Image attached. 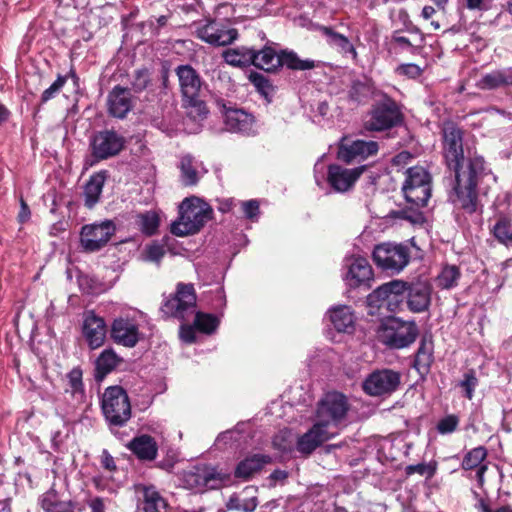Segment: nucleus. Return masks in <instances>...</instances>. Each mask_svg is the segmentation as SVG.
Returning a JSON list of instances; mask_svg holds the SVG:
<instances>
[{"instance_id": "cd10ccee", "label": "nucleus", "mask_w": 512, "mask_h": 512, "mask_svg": "<svg viewBox=\"0 0 512 512\" xmlns=\"http://www.w3.org/2000/svg\"><path fill=\"white\" fill-rule=\"evenodd\" d=\"M487 457V450L483 446L475 447L469 450L463 457L461 468L463 470H476V479L478 485L482 487L485 482V473L488 469L487 464L483 463Z\"/></svg>"}, {"instance_id": "69168bd1", "label": "nucleus", "mask_w": 512, "mask_h": 512, "mask_svg": "<svg viewBox=\"0 0 512 512\" xmlns=\"http://www.w3.org/2000/svg\"><path fill=\"white\" fill-rule=\"evenodd\" d=\"M365 89V85L360 83V82H357V83H354L351 87V90L349 92L350 94V97L355 100V101H360V92L361 90Z\"/></svg>"}, {"instance_id": "09e8293b", "label": "nucleus", "mask_w": 512, "mask_h": 512, "mask_svg": "<svg viewBox=\"0 0 512 512\" xmlns=\"http://www.w3.org/2000/svg\"><path fill=\"white\" fill-rule=\"evenodd\" d=\"M151 82L150 74L147 69L136 70L131 81L132 89L136 92L145 90Z\"/></svg>"}, {"instance_id": "b1692460", "label": "nucleus", "mask_w": 512, "mask_h": 512, "mask_svg": "<svg viewBox=\"0 0 512 512\" xmlns=\"http://www.w3.org/2000/svg\"><path fill=\"white\" fill-rule=\"evenodd\" d=\"M335 436L314 421L312 427L303 435L298 437L296 442V450L303 456H308L314 452L324 442L334 438Z\"/></svg>"}, {"instance_id": "bf43d9fd", "label": "nucleus", "mask_w": 512, "mask_h": 512, "mask_svg": "<svg viewBox=\"0 0 512 512\" xmlns=\"http://www.w3.org/2000/svg\"><path fill=\"white\" fill-rule=\"evenodd\" d=\"M195 330H197L193 325L185 324L184 322L180 326V338L186 343H193L196 339Z\"/></svg>"}, {"instance_id": "9d476101", "label": "nucleus", "mask_w": 512, "mask_h": 512, "mask_svg": "<svg viewBox=\"0 0 512 512\" xmlns=\"http://www.w3.org/2000/svg\"><path fill=\"white\" fill-rule=\"evenodd\" d=\"M375 264L384 271L401 272L409 263V248L402 244L381 243L375 246L373 253Z\"/></svg>"}, {"instance_id": "1a4fd4ad", "label": "nucleus", "mask_w": 512, "mask_h": 512, "mask_svg": "<svg viewBox=\"0 0 512 512\" xmlns=\"http://www.w3.org/2000/svg\"><path fill=\"white\" fill-rule=\"evenodd\" d=\"M403 121L398 104L390 97L376 102L365 121V129L368 131H385L393 128Z\"/></svg>"}, {"instance_id": "f3484780", "label": "nucleus", "mask_w": 512, "mask_h": 512, "mask_svg": "<svg viewBox=\"0 0 512 512\" xmlns=\"http://www.w3.org/2000/svg\"><path fill=\"white\" fill-rule=\"evenodd\" d=\"M40 504L45 512H82L83 506L73 500L61 486L59 489L56 484L46 491L40 498Z\"/></svg>"}, {"instance_id": "c03bdc74", "label": "nucleus", "mask_w": 512, "mask_h": 512, "mask_svg": "<svg viewBox=\"0 0 512 512\" xmlns=\"http://www.w3.org/2000/svg\"><path fill=\"white\" fill-rule=\"evenodd\" d=\"M192 317L194 318V327L205 334L214 333L219 325L218 318L211 314L195 311Z\"/></svg>"}, {"instance_id": "5701e85b", "label": "nucleus", "mask_w": 512, "mask_h": 512, "mask_svg": "<svg viewBox=\"0 0 512 512\" xmlns=\"http://www.w3.org/2000/svg\"><path fill=\"white\" fill-rule=\"evenodd\" d=\"M82 331L91 349H97L104 344L107 326L104 319L93 311L85 312Z\"/></svg>"}, {"instance_id": "7c9ffc66", "label": "nucleus", "mask_w": 512, "mask_h": 512, "mask_svg": "<svg viewBox=\"0 0 512 512\" xmlns=\"http://www.w3.org/2000/svg\"><path fill=\"white\" fill-rule=\"evenodd\" d=\"M329 318L338 332L351 333L354 330L355 316L351 307L347 305L331 308Z\"/></svg>"}, {"instance_id": "3c124183", "label": "nucleus", "mask_w": 512, "mask_h": 512, "mask_svg": "<svg viewBox=\"0 0 512 512\" xmlns=\"http://www.w3.org/2000/svg\"><path fill=\"white\" fill-rule=\"evenodd\" d=\"M459 421L458 416L454 414L447 415L438 421L437 431L442 435L451 434L457 429Z\"/></svg>"}, {"instance_id": "a211bd4d", "label": "nucleus", "mask_w": 512, "mask_h": 512, "mask_svg": "<svg viewBox=\"0 0 512 512\" xmlns=\"http://www.w3.org/2000/svg\"><path fill=\"white\" fill-rule=\"evenodd\" d=\"M197 37L202 41L214 46H226L236 40L238 33L235 28L227 24L209 20L205 24L197 27Z\"/></svg>"}, {"instance_id": "de8ad7c7", "label": "nucleus", "mask_w": 512, "mask_h": 512, "mask_svg": "<svg viewBox=\"0 0 512 512\" xmlns=\"http://www.w3.org/2000/svg\"><path fill=\"white\" fill-rule=\"evenodd\" d=\"M68 80V76L58 75L57 79L43 91L41 95V103H46L49 100L56 97L57 94L64 87L65 83Z\"/></svg>"}, {"instance_id": "338daca9", "label": "nucleus", "mask_w": 512, "mask_h": 512, "mask_svg": "<svg viewBox=\"0 0 512 512\" xmlns=\"http://www.w3.org/2000/svg\"><path fill=\"white\" fill-rule=\"evenodd\" d=\"M102 465L110 471L116 468L113 457L107 451L103 452Z\"/></svg>"}, {"instance_id": "4468645a", "label": "nucleus", "mask_w": 512, "mask_h": 512, "mask_svg": "<svg viewBox=\"0 0 512 512\" xmlns=\"http://www.w3.org/2000/svg\"><path fill=\"white\" fill-rule=\"evenodd\" d=\"M432 286L426 281L405 282L401 290L400 303L406 299L407 308L413 313H422L431 304Z\"/></svg>"}, {"instance_id": "20e7f679", "label": "nucleus", "mask_w": 512, "mask_h": 512, "mask_svg": "<svg viewBox=\"0 0 512 512\" xmlns=\"http://www.w3.org/2000/svg\"><path fill=\"white\" fill-rule=\"evenodd\" d=\"M348 410L349 403L345 395L329 392L318 402L314 421L336 436Z\"/></svg>"}, {"instance_id": "0e129e2a", "label": "nucleus", "mask_w": 512, "mask_h": 512, "mask_svg": "<svg viewBox=\"0 0 512 512\" xmlns=\"http://www.w3.org/2000/svg\"><path fill=\"white\" fill-rule=\"evenodd\" d=\"M20 204H21V208H20L18 218L21 223H24L30 218L31 213H30V209H29L28 205L26 204V202L23 199H21Z\"/></svg>"}, {"instance_id": "0eeeda50", "label": "nucleus", "mask_w": 512, "mask_h": 512, "mask_svg": "<svg viewBox=\"0 0 512 512\" xmlns=\"http://www.w3.org/2000/svg\"><path fill=\"white\" fill-rule=\"evenodd\" d=\"M402 191L407 202L416 207H424L431 197V176L421 167H410L405 172Z\"/></svg>"}, {"instance_id": "ddd939ff", "label": "nucleus", "mask_w": 512, "mask_h": 512, "mask_svg": "<svg viewBox=\"0 0 512 512\" xmlns=\"http://www.w3.org/2000/svg\"><path fill=\"white\" fill-rule=\"evenodd\" d=\"M115 230L116 227L110 220L85 225L80 234L81 246L88 252L98 251L108 243Z\"/></svg>"}, {"instance_id": "864d4df0", "label": "nucleus", "mask_w": 512, "mask_h": 512, "mask_svg": "<svg viewBox=\"0 0 512 512\" xmlns=\"http://www.w3.org/2000/svg\"><path fill=\"white\" fill-rule=\"evenodd\" d=\"M437 465L436 463L426 464L419 463L416 465H409L406 468V473L408 475L417 473L420 475H426L427 477H433L436 473Z\"/></svg>"}, {"instance_id": "680f3d73", "label": "nucleus", "mask_w": 512, "mask_h": 512, "mask_svg": "<svg viewBox=\"0 0 512 512\" xmlns=\"http://www.w3.org/2000/svg\"><path fill=\"white\" fill-rule=\"evenodd\" d=\"M493 0H466L469 10H488Z\"/></svg>"}, {"instance_id": "473e14b6", "label": "nucleus", "mask_w": 512, "mask_h": 512, "mask_svg": "<svg viewBox=\"0 0 512 512\" xmlns=\"http://www.w3.org/2000/svg\"><path fill=\"white\" fill-rule=\"evenodd\" d=\"M271 462V457L264 454H254L242 460L235 469L237 478L248 479Z\"/></svg>"}, {"instance_id": "9b49d317", "label": "nucleus", "mask_w": 512, "mask_h": 512, "mask_svg": "<svg viewBox=\"0 0 512 512\" xmlns=\"http://www.w3.org/2000/svg\"><path fill=\"white\" fill-rule=\"evenodd\" d=\"M400 384V372L383 368L368 374L362 383V389L369 396H388L394 393Z\"/></svg>"}, {"instance_id": "58836bf2", "label": "nucleus", "mask_w": 512, "mask_h": 512, "mask_svg": "<svg viewBox=\"0 0 512 512\" xmlns=\"http://www.w3.org/2000/svg\"><path fill=\"white\" fill-rule=\"evenodd\" d=\"M143 500L141 503L142 512H163L167 503L154 486L142 488Z\"/></svg>"}, {"instance_id": "37998d69", "label": "nucleus", "mask_w": 512, "mask_h": 512, "mask_svg": "<svg viewBox=\"0 0 512 512\" xmlns=\"http://www.w3.org/2000/svg\"><path fill=\"white\" fill-rule=\"evenodd\" d=\"M461 272L455 265H447L443 267L437 277V285L442 289H451L458 284Z\"/></svg>"}, {"instance_id": "8fccbe9b", "label": "nucleus", "mask_w": 512, "mask_h": 512, "mask_svg": "<svg viewBox=\"0 0 512 512\" xmlns=\"http://www.w3.org/2000/svg\"><path fill=\"white\" fill-rule=\"evenodd\" d=\"M164 255V246L159 243H152L145 247L143 259L149 262L159 264Z\"/></svg>"}, {"instance_id": "f704fd0d", "label": "nucleus", "mask_w": 512, "mask_h": 512, "mask_svg": "<svg viewBox=\"0 0 512 512\" xmlns=\"http://www.w3.org/2000/svg\"><path fill=\"white\" fill-rule=\"evenodd\" d=\"M68 387L65 389V394H70L72 402L70 407L76 408L84 402L85 390L82 382V371L80 368H73L68 374Z\"/></svg>"}, {"instance_id": "052dcab7", "label": "nucleus", "mask_w": 512, "mask_h": 512, "mask_svg": "<svg viewBox=\"0 0 512 512\" xmlns=\"http://www.w3.org/2000/svg\"><path fill=\"white\" fill-rule=\"evenodd\" d=\"M239 440V433L235 430H227L221 434L218 435L216 439V443L218 445L220 444H230L232 442H236Z\"/></svg>"}, {"instance_id": "4d7b16f0", "label": "nucleus", "mask_w": 512, "mask_h": 512, "mask_svg": "<svg viewBox=\"0 0 512 512\" xmlns=\"http://www.w3.org/2000/svg\"><path fill=\"white\" fill-rule=\"evenodd\" d=\"M391 41L403 50H409L412 54L418 53L419 48L413 45L408 38L401 36L398 32L393 33Z\"/></svg>"}, {"instance_id": "c85d7f7f", "label": "nucleus", "mask_w": 512, "mask_h": 512, "mask_svg": "<svg viewBox=\"0 0 512 512\" xmlns=\"http://www.w3.org/2000/svg\"><path fill=\"white\" fill-rule=\"evenodd\" d=\"M434 346L431 336H423L417 349L413 367L424 376L429 373L434 357Z\"/></svg>"}, {"instance_id": "393cba45", "label": "nucleus", "mask_w": 512, "mask_h": 512, "mask_svg": "<svg viewBox=\"0 0 512 512\" xmlns=\"http://www.w3.org/2000/svg\"><path fill=\"white\" fill-rule=\"evenodd\" d=\"M108 111L116 118H124L133 107V100L128 88L115 86L107 98Z\"/></svg>"}, {"instance_id": "a878e982", "label": "nucleus", "mask_w": 512, "mask_h": 512, "mask_svg": "<svg viewBox=\"0 0 512 512\" xmlns=\"http://www.w3.org/2000/svg\"><path fill=\"white\" fill-rule=\"evenodd\" d=\"M225 126L228 131L251 135L255 133L253 115L242 109H228L225 112Z\"/></svg>"}, {"instance_id": "e433bc0d", "label": "nucleus", "mask_w": 512, "mask_h": 512, "mask_svg": "<svg viewBox=\"0 0 512 512\" xmlns=\"http://www.w3.org/2000/svg\"><path fill=\"white\" fill-rule=\"evenodd\" d=\"M120 358L112 349H105L95 362V379L102 381L119 364Z\"/></svg>"}, {"instance_id": "a18cd8bd", "label": "nucleus", "mask_w": 512, "mask_h": 512, "mask_svg": "<svg viewBox=\"0 0 512 512\" xmlns=\"http://www.w3.org/2000/svg\"><path fill=\"white\" fill-rule=\"evenodd\" d=\"M137 223L142 233L151 236L157 232L160 219L155 211H147L137 216Z\"/></svg>"}, {"instance_id": "f257e3e1", "label": "nucleus", "mask_w": 512, "mask_h": 512, "mask_svg": "<svg viewBox=\"0 0 512 512\" xmlns=\"http://www.w3.org/2000/svg\"><path fill=\"white\" fill-rule=\"evenodd\" d=\"M443 151L448 168L455 173L456 184L450 194L452 203L468 214L479 208L477 185L486 174L485 161L475 156L464 166L462 133L454 125L443 129Z\"/></svg>"}, {"instance_id": "774afa93", "label": "nucleus", "mask_w": 512, "mask_h": 512, "mask_svg": "<svg viewBox=\"0 0 512 512\" xmlns=\"http://www.w3.org/2000/svg\"><path fill=\"white\" fill-rule=\"evenodd\" d=\"M288 477V473L284 470H275L270 475V478L274 481H284Z\"/></svg>"}, {"instance_id": "ea45409f", "label": "nucleus", "mask_w": 512, "mask_h": 512, "mask_svg": "<svg viewBox=\"0 0 512 512\" xmlns=\"http://www.w3.org/2000/svg\"><path fill=\"white\" fill-rule=\"evenodd\" d=\"M227 64L235 67H246L253 65L254 49L247 47H239L229 49L223 54Z\"/></svg>"}, {"instance_id": "412c9836", "label": "nucleus", "mask_w": 512, "mask_h": 512, "mask_svg": "<svg viewBox=\"0 0 512 512\" xmlns=\"http://www.w3.org/2000/svg\"><path fill=\"white\" fill-rule=\"evenodd\" d=\"M110 334L115 343L128 348L135 347L140 340L138 323L128 317H118L114 319Z\"/></svg>"}, {"instance_id": "c9c22d12", "label": "nucleus", "mask_w": 512, "mask_h": 512, "mask_svg": "<svg viewBox=\"0 0 512 512\" xmlns=\"http://www.w3.org/2000/svg\"><path fill=\"white\" fill-rule=\"evenodd\" d=\"M200 164L191 155H185L179 163L180 181L184 186L196 185L201 177Z\"/></svg>"}, {"instance_id": "c756f323", "label": "nucleus", "mask_w": 512, "mask_h": 512, "mask_svg": "<svg viewBox=\"0 0 512 512\" xmlns=\"http://www.w3.org/2000/svg\"><path fill=\"white\" fill-rule=\"evenodd\" d=\"M127 447L140 459V460H154L157 457L158 446L156 441L150 435H140L133 438Z\"/></svg>"}, {"instance_id": "e2e57ef3", "label": "nucleus", "mask_w": 512, "mask_h": 512, "mask_svg": "<svg viewBox=\"0 0 512 512\" xmlns=\"http://www.w3.org/2000/svg\"><path fill=\"white\" fill-rule=\"evenodd\" d=\"M91 512H105V503L101 497H93L88 501Z\"/></svg>"}, {"instance_id": "72a5a7b5", "label": "nucleus", "mask_w": 512, "mask_h": 512, "mask_svg": "<svg viewBox=\"0 0 512 512\" xmlns=\"http://www.w3.org/2000/svg\"><path fill=\"white\" fill-rule=\"evenodd\" d=\"M106 178V171H100L90 176L84 187L85 205L88 208H93L99 201Z\"/></svg>"}, {"instance_id": "423d86ee", "label": "nucleus", "mask_w": 512, "mask_h": 512, "mask_svg": "<svg viewBox=\"0 0 512 512\" xmlns=\"http://www.w3.org/2000/svg\"><path fill=\"white\" fill-rule=\"evenodd\" d=\"M418 336L415 321H404L397 317L389 318L379 330V338L383 344L392 349L410 346Z\"/></svg>"}, {"instance_id": "603ef678", "label": "nucleus", "mask_w": 512, "mask_h": 512, "mask_svg": "<svg viewBox=\"0 0 512 512\" xmlns=\"http://www.w3.org/2000/svg\"><path fill=\"white\" fill-rule=\"evenodd\" d=\"M249 81L255 86L258 92L263 95H267L271 90V84L269 80L261 73L251 72L249 74Z\"/></svg>"}, {"instance_id": "5fc2aeb1", "label": "nucleus", "mask_w": 512, "mask_h": 512, "mask_svg": "<svg viewBox=\"0 0 512 512\" xmlns=\"http://www.w3.org/2000/svg\"><path fill=\"white\" fill-rule=\"evenodd\" d=\"M240 206H241V210L243 212V214L245 215V217L249 220H257L258 219V216H259V213H260V209H259V202L257 200H248V201H242V202H239Z\"/></svg>"}, {"instance_id": "7ed1b4c3", "label": "nucleus", "mask_w": 512, "mask_h": 512, "mask_svg": "<svg viewBox=\"0 0 512 512\" xmlns=\"http://www.w3.org/2000/svg\"><path fill=\"white\" fill-rule=\"evenodd\" d=\"M183 96V106L187 114L194 120H202L208 110L205 102L200 98L201 80L197 72L189 65H181L176 69Z\"/></svg>"}, {"instance_id": "2eb2a0df", "label": "nucleus", "mask_w": 512, "mask_h": 512, "mask_svg": "<svg viewBox=\"0 0 512 512\" xmlns=\"http://www.w3.org/2000/svg\"><path fill=\"white\" fill-rule=\"evenodd\" d=\"M226 475L214 467L196 466L185 472L183 480L187 488L202 491L216 489L226 480Z\"/></svg>"}, {"instance_id": "6e6552de", "label": "nucleus", "mask_w": 512, "mask_h": 512, "mask_svg": "<svg viewBox=\"0 0 512 512\" xmlns=\"http://www.w3.org/2000/svg\"><path fill=\"white\" fill-rule=\"evenodd\" d=\"M196 301L193 284L178 283L175 294L163 303L161 309L164 314L186 322L195 314Z\"/></svg>"}, {"instance_id": "4be33fe9", "label": "nucleus", "mask_w": 512, "mask_h": 512, "mask_svg": "<svg viewBox=\"0 0 512 512\" xmlns=\"http://www.w3.org/2000/svg\"><path fill=\"white\" fill-rule=\"evenodd\" d=\"M364 166L355 168H344L340 165L328 167L327 181L335 192H346L350 190L364 171Z\"/></svg>"}, {"instance_id": "13d9d810", "label": "nucleus", "mask_w": 512, "mask_h": 512, "mask_svg": "<svg viewBox=\"0 0 512 512\" xmlns=\"http://www.w3.org/2000/svg\"><path fill=\"white\" fill-rule=\"evenodd\" d=\"M476 385L477 378L472 373L465 374L464 379L460 382V386L464 389L465 396L468 399H472Z\"/></svg>"}, {"instance_id": "2f4dec72", "label": "nucleus", "mask_w": 512, "mask_h": 512, "mask_svg": "<svg viewBox=\"0 0 512 512\" xmlns=\"http://www.w3.org/2000/svg\"><path fill=\"white\" fill-rule=\"evenodd\" d=\"M253 65L267 72L276 71L280 67V52L270 45L260 50L254 49Z\"/></svg>"}, {"instance_id": "a19ab883", "label": "nucleus", "mask_w": 512, "mask_h": 512, "mask_svg": "<svg viewBox=\"0 0 512 512\" xmlns=\"http://www.w3.org/2000/svg\"><path fill=\"white\" fill-rule=\"evenodd\" d=\"M286 66L291 70H310L315 68L316 64L311 59H300L299 56L289 50L280 51V67Z\"/></svg>"}, {"instance_id": "f03ea898", "label": "nucleus", "mask_w": 512, "mask_h": 512, "mask_svg": "<svg viewBox=\"0 0 512 512\" xmlns=\"http://www.w3.org/2000/svg\"><path fill=\"white\" fill-rule=\"evenodd\" d=\"M213 210L197 197L186 198L179 206V217L171 224V233L184 237L200 231L212 217Z\"/></svg>"}, {"instance_id": "6ab92c4d", "label": "nucleus", "mask_w": 512, "mask_h": 512, "mask_svg": "<svg viewBox=\"0 0 512 512\" xmlns=\"http://www.w3.org/2000/svg\"><path fill=\"white\" fill-rule=\"evenodd\" d=\"M344 281L347 286L356 288L362 285L369 286L373 280V270L368 260L359 255H351L344 259Z\"/></svg>"}, {"instance_id": "aec40b11", "label": "nucleus", "mask_w": 512, "mask_h": 512, "mask_svg": "<svg viewBox=\"0 0 512 512\" xmlns=\"http://www.w3.org/2000/svg\"><path fill=\"white\" fill-rule=\"evenodd\" d=\"M378 150L379 146L376 141L351 140L348 137H343L339 143L337 156L339 160L351 163L373 156Z\"/></svg>"}, {"instance_id": "39448f33", "label": "nucleus", "mask_w": 512, "mask_h": 512, "mask_svg": "<svg viewBox=\"0 0 512 512\" xmlns=\"http://www.w3.org/2000/svg\"><path fill=\"white\" fill-rule=\"evenodd\" d=\"M102 413L110 426L122 427L131 418V404L126 391L120 386H110L101 397Z\"/></svg>"}, {"instance_id": "4c0bfd02", "label": "nucleus", "mask_w": 512, "mask_h": 512, "mask_svg": "<svg viewBox=\"0 0 512 512\" xmlns=\"http://www.w3.org/2000/svg\"><path fill=\"white\" fill-rule=\"evenodd\" d=\"M250 492H255V489L253 487H246L243 490V494H247L246 497H241L237 494L231 495L226 503L228 510L253 512L258 506V499L255 495H250Z\"/></svg>"}, {"instance_id": "49530a36", "label": "nucleus", "mask_w": 512, "mask_h": 512, "mask_svg": "<svg viewBox=\"0 0 512 512\" xmlns=\"http://www.w3.org/2000/svg\"><path fill=\"white\" fill-rule=\"evenodd\" d=\"M494 237L505 246H509L512 239L511 222L507 218H500L492 228Z\"/></svg>"}, {"instance_id": "bb28decb", "label": "nucleus", "mask_w": 512, "mask_h": 512, "mask_svg": "<svg viewBox=\"0 0 512 512\" xmlns=\"http://www.w3.org/2000/svg\"><path fill=\"white\" fill-rule=\"evenodd\" d=\"M320 32L326 37L327 44L345 58L356 60L358 53L353 43L345 35L328 26H321Z\"/></svg>"}, {"instance_id": "dca6fc26", "label": "nucleus", "mask_w": 512, "mask_h": 512, "mask_svg": "<svg viewBox=\"0 0 512 512\" xmlns=\"http://www.w3.org/2000/svg\"><path fill=\"white\" fill-rule=\"evenodd\" d=\"M125 145V138L112 130L97 132L91 139V153L97 160L117 155Z\"/></svg>"}, {"instance_id": "6e6d98bb", "label": "nucleus", "mask_w": 512, "mask_h": 512, "mask_svg": "<svg viewBox=\"0 0 512 512\" xmlns=\"http://www.w3.org/2000/svg\"><path fill=\"white\" fill-rule=\"evenodd\" d=\"M423 70L414 63L401 64L396 68L398 75L406 76L410 79H416L421 76Z\"/></svg>"}, {"instance_id": "79ce46f5", "label": "nucleus", "mask_w": 512, "mask_h": 512, "mask_svg": "<svg viewBox=\"0 0 512 512\" xmlns=\"http://www.w3.org/2000/svg\"><path fill=\"white\" fill-rule=\"evenodd\" d=\"M483 88L494 89L503 85H512V69L497 70L481 79Z\"/></svg>"}, {"instance_id": "f8f14e48", "label": "nucleus", "mask_w": 512, "mask_h": 512, "mask_svg": "<svg viewBox=\"0 0 512 512\" xmlns=\"http://www.w3.org/2000/svg\"><path fill=\"white\" fill-rule=\"evenodd\" d=\"M405 287V281L392 280L376 288L367 296V304L370 308L395 311L400 304L401 290Z\"/></svg>"}]
</instances>
